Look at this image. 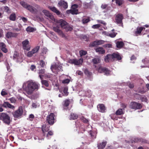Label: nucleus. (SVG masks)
<instances>
[{
  "instance_id": "nucleus-22",
  "label": "nucleus",
  "mask_w": 149,
  "mask_h": 149,
  "mask_svg": "<svg viewBox=\"0 0 149 149\" xmlns=\"http://www.w3.org/2000/svg\"><path fill=\"white\" fill-rule=\"evenodd\" d=\"M53 30L54 31L57 32L60 36L62 37L64 35L63 33V32L59 29V28L58 26L54 27H53Z\"/></svg>"
},
{
  "instance_id": "nucleus-63",
  "label": "nucleus",
  "mask_w": 149,
  "mask_h": 149,
  "mask_svg": "<svg viewBox=\"0 0 149 149\" xmlns=\"http://www.w3.org/2000/svg\"><path fill=\"white\" fill-rule=\"evenodd\" d=\"M21 19L25 23L27 21V19L24 17H22Z\"/></svg>"
},
{
  "instance_id": "nucleus-38",
  "label": "nucleus",
  "mask_w": 149,
  "mask_h": 149,
  "mask_svg": "<svg viewBox=\"0 0 149 149\" xmlns=\"http://www.w3.org/2000/svg\"><path fill=\"white\" fill-rule=\"evenodd\" d=\"M139 96L140 99L142 102H147V99L146 97L145 96L143 95H139Z\"/></svg>"
},
{
  "instance_id": "nucleus-12",
  "label": "nucleus",
  "mask_w": 149,
  "mask_h": 149,
  "mask_svg": "<svg viewBox=\"0 0 149 149\" xmlns=\"http://www.w3.org/2000/svg\"><path fill=\"white\" fill-rule=\"evenodd\" d=\"M123 18V16L121 14H118L116 15L115 18L116 22L118 24H120L121 26L123 25L122 23V19Z\"/></svg>"
},
{
  "instance_id": "nucleus-54",
  "label": "nucleus",
  "mask_w": 149,
  "mask_h": 149,
  "mask_svg": "<svg viewBox=\"0 0 149 149\" xmlns=\"http://www.w3.org/2000/svg\"><path fill=\"white\" fill-rule=\"evenodd\" d=\"M103 47L106 48H109L112 47V45L110 44H107L103 45Z\"/></svg>"
},
{
  "instance_id": "nucleus-13",
  "label": "nucleus",
  "mask_w": 149,
  "mask_h": 149,
  "mask_svg": "<svg viewBox=\"0 0 149 149\" xmlns=\"http://www.w3.org/2000/svg\"><path fill=\"white\" fill-rule=\"evenodd\" d=\"M13 59L17 62L20 63L23 61V56L22 55H17L14 54L13 57Z\"/></svg>"
},
{
  "instance_id": "nucleus-20",
  "label": "nucleus",
  "mask_w": 149,
  "mask_h": 149,
  "mask_svg": "<svg viewBox=\"0 0 149 149\" xmlns=\"http://www.w3.org/2000/svg\"><path fill=\"white\" fill-rule=\"evenodd\" d=\"M58 6L66 9L68 8V5L67 3L63 1H61L58 3Z\"/></svg>"
},
{
  "instance_id": "nucleus-29",
  "label": "nucleus",
  "mask_w": 149,
  "mask_h": 149,
  "mask_svg": "<svg viewBox=\"0 0 149 149\" xmlns=\"http://www.w3.org/2000/svg\"><path fill=\"white\" fill-rule=\"evenodd\" d=\"M85 95H82V96H86L88 97H90L92 94V93L91 91L89 90H88L87 91H86L85 92Z\"/></svg>"
},
{
  "instance_id": "nucleus-17",
  "label": "nucleus",
  "mask_w": 149,
  "mask_h": 149,
  "mask_svg": "<svg viewBox=\"0 0 149 149\" xmlns=\"http://www.w3.org/2000/svg\"><path fill=\"white\" fill-rule=\"evenodd\" d=\"M55 22H56L57 24L60 25L61 28L63 29L65 28V26L68 24V23L65 21L63 19L55 20Z\"/></svg>"
},
{
  "instance_id": "nucleus-16",
  "label": "nucleus",
  "mask_w": 149,
  "mask_h": 149,
  "mask_svg": "<svg viewBox=\"0 0 149 149\" xmlns=\"http://www.w3.org/2000/svg\"><path fill=\"white\" fill-rule=\"evenodd\" d=\"M2 106L5 108H8L13 110H14L15 108V106L10 104L8 102H4Z\"/></svg>"
},
{
  "instance_id": "nucleus-4",
  "label": "nucleus",
  "mask_w": 149,
  "mask_h": 149,
  "mask_svg": "<svg viewBox=\"0 0 149 149\" xmlns=\"http://www.w3.org/2000/svg\"><path fill=\"white\" fill-rule=\"evenodd\" d=\"M0 120L8 125H9L10 123V116L8 114L4 113H0Z\"/></svg>"
},
{
  "instance_id": "nucleus-40",
  "label": "nucleus",
  "mask_w": 149,
  "mask_h": 149,
  "mask_svg": "<svg viewBox=\"0 0 149 149\" xmlns=\"http://www.w3.org/2000/svg\"><path fill=\"white\" fill-rule=\"evenodd\" d=\"M26 30L27 32H31L34 31L36 29L33 27L29 26L26 28Z\"/></svg>"
},
{
  "instance_id": "nucleus-3",
  "label": "nucleus",
  "mask_w": 149,
  "mask_h": 149,
  "mask_svg": "<svg viewBox=\"0 0 149 149\" xmlns=\"http://www.w3.org/2000/svg\"><path fill=\"white\" fill-rule=\"evenodd\" d=\"M116 59L119 60L121 58L118 53H113L111 54H108L104 58L106 62H108L110 61H113Z\"/></svg>"
},
{
  "instance_id": "nucleus-55",
  "label": "nucleus",
  "mask_w": 149,
  "mask_h": 149,
  "mask_svg": "<svg viewBox=\"0 0 149 149\" xmlns=\"http://www.w3.org/2000/svg\"><path fill=\"white\" fill-rule=\"evenodd\" d=\"M89 21V19L88 18H84L82 19V22L84 24L87 23Z\"/></svg>"
},
{
  "instance_id": "nucleus-46",
  "label": "nucleus",
  "mask_w": 149,
  "mask_h": 149,
  "mask_svg": "<svg viewBox=\"0 0 149 149\" xmlns=\"http://www.w3.org/2000/svg\"><path fill=\"white\" fill-rule=\"evenodd\" d=\"M38 64H39L42 67H44L45 65V63L42 60H41L39 61V62L38 63Z\"/></svg>"
},
{
  "instance_id": "nucleus-11",
  "label": "nucleus",
  "mask_w": 149,
  "mask_h": 149,
  "mask_svg": "<svg viewBox=\"0 0 149 149\" xmlns=\"http://www.w3.org/2000/svg\"><path fill=\"white\" fill-rule=\"evenodd\" d=\"M29 42L27 39H26L22 42L23 48L24 49L26 50L27 51H29L30 47L29 45Z\"/></svg>"
},
{
  "instance_id": "nucleus-19",
  "label": "nucleus",
  "mask_w": 149,
  "mask_h": 149,
  "mask_svg": "<svg viewBox=\"0 0 149 149\" xmlns=\"http://www.w3.org/2000/svg\"><path fill=\"white\" fill-rule=\"evenodd\" d=\"M97 108L98 110L102 113L105 112L106 110V108L104 105L103 104H99L97 106Z\"/></svg>"
},
{
  "instance_id": "nucleus-33",
  "label": "nucleus",
  "mask_w": 149,
  "mask_h": 149,
  "mask_svg": "<svg viewBox=\"0 0 149 149\" xmlns=\"http://www.w3.org/2000/svg\"><path fill=\"white\" fill-rule=\"evenodd\" d=\"M63 29L66 31H71L72 29V27L69 25L68 23Z\"/></svg>"
},
{
  "instance_id": "nucleus-1",
  "label": "nucleus",
  "mask_w": 149,
  "mask_h": 149,
  "mask_svg": "<svg viewBox=\"0 0 149 149\" xmlns=\"http://www.w3.org/2000/svg\"><path fill=\"white\" fill-rule=\"evenodd\" d=\"M39 84L36 82L32 81H28L24 83L23 85V88L24 91L28 95H31L36 89H38Z\"/></svg>"
},
{
  "instance_id": "nucleus-21",
  "label": "nucleus",
  "mask_w": 149,
  "mask_h": 149,
  "mask_svg": "<svg viewBox=\"0 0 149 149\" xmlns=\"http://www.w3.org/2000/svg\"><path fill=\"white\" fill-rule=\"evenodd\" d=\"M18 35V34L16 33H12L11 32H8L6 35V37L8 38L12 37H15Z\"/></svg>"
},
{
  "instance_id": "nucleus-48",
  "label": "nucleus",
  "mask_w": 149,
  "mask_h": 149,
  "mask_svg": "<svg viewBox=\"0 0 149 149\" xmlns=\"http://www.w3.org/2000/svg\"><path fill=\"white\" fill-rule=\"evenodd\" d=\"M90 134L93 139H95L96 138L95 134V133L92 131H90Z\"/></svg>"
},
{
  "instance_id": "nucleus-27",
  "label": "nucleus",
  "mask_w": 149,
  "mask_h": 149,
  "mask_svg": "<svg viewBox=\"0 0 149 149\" xmlns=\"http://www.w3.org/2000/svg\"><path fill=\"white\" fill-rule=\"evenodd\" d=\"M142 62L143 63L146 65L145 66H141V67L142 68L147 67V65H148L149 63V60L148 58H145V59L142 60Z\"/></svg>"
},
{
  "instance_id": "nucleus-2",
  "label": "nucleus",
  "mask_w": 149,
  "mask_h": 149,
  "mask_svg": "<svg viewBox=\"0 0 149 149\" xmlns=\"http://www.w3.org/2000/svg\"><path fill=\"white\" fill-rule=\"evenodd\" d=\"M20 4L24 8L26 9L27 10L29 11L32 13H35L37 11V10L40 8V6L36 4H35L34 6L35 7V8L32 6L29 5L26 3L25 2L22 1L20 2Z\"/></svg>"
},
{
  "instance_id": "nucleus-43",
  "label": "nucleus",
  "mask_w": 149,
  "mask_h": 149,
  "mask_svg": "<svg viewBox=\"0 0 149 149\" xmlns=\"http://www.w3.org/2000/svg\"><path fill=\"white\" fill-rule=\"evenodd\" d=\"M64 106L65 107H67L69 105L70 102L69 100H66L64 101Z\"/></svg>"
},
{
  "instance_id": "nucleus-53",
  "label": "nucleus",
  "mask_w": 149,
  "mask_h": 149,
  "mask_svg": "<svg viewBox=\"0 0 149 149\" xmlns=\"http://www.w3.org/2000/svg\"><path fill=\"white\" fill-rule=\"evenodd\" d=\"M117 34V33L115 32H112L109 33V36L111 38H114L115 37L116 35Z\"/></svg>"
},
{
  "instance_id": "nucleus-42",
  "label": "nucleus",
  "mask_w": 149,
  "mask_h": 149,
  "mask_svg": "<svg viewBox=\"0 0 149 149\" xmlns=\"http://www.w3.org/2000/svg\"><path fill=\"white\" fill-rule=\"evenodd\" d=\"M93 1H91L89 3H84V7L86 8H88L91 4L93 3Z\"/></svg>"
},
{
  "instance_id": "nucleus-30",
  "label": "nucleus",
  "mask_w": 149,
  "mask_h": 149,
  "mask_svg": "<svg viewBox=\"0 0 149 149\" xmlns=\"http://www.w3.org/2000/svg\"><path fill=\"white\" fill-rule=\"evenodd\" d=\"M100 59L99 57L95 58L92 60V62L94 64H98L100 62Z\"/></svg>"
},
{
  "instance_id": "nucleus-51",
  "label": "nucleus",
  "mask_w": 149,
  "mask_h": 149,
  "mask_svg": "<svg viewBox=\"0 0 149 149\" xmlns=\"http://www.w3.org/2000/svg\"><path fill=\"white\" fill-rule=\"evenodd\" d=\"M97 22L101 24L104 25H106L107 24V23L104 21L101 20H97Z\"/></svg>"
},
{
  "instance_id": "nucleus-7",
  "label": "nucleus",
  "mask_w": 149,
  "mask_h": 149,
  "mask_svg": "<svg viewBox=\"0 0 149 149\" xmlns=\"http://www.w3.org/2000/svg\"><path fill=\"white\" fill-rule=\"evenodd\" d=\"M54 114L53 113H50L47 117V121L49 124L53 125L54 122Z\"/></svg>"
},
{
  "instance_id": "nucleus-41",
  "label": "nucleus",
  "mask_w": 149,
  "mask_h": 149,
  "mask_svg": "<svg viewBox=\"0 0 149 149\" xmlns=\"http://www.w3.org/2000/svg\"><path fill=\"white\" fill-rule=\"evenodd\" d=\"M145 29V28L144 27H140L137 28L136 31V33L140 34L143 29Z\"/></svg>"
},
{
  "instance_id": "nucleus-58",
  "label": "nucleus",
  "mask_w": 149,
  "mask_h": 149,
  "mask_svg": "<svg viewBox=\"0 0 149 149\" xmlns=\"http://www.w3.org/2000/svg\"><path fill=\"white\" fill-rule=\"evenodd\" d=\"M76 74L80 76H82L83 75V73L81 71L79 70H77L76 71Z\"/></svg>"
},
{
  "instance_id": "nucleus-34",
  "label": "nucleus",
  "mask_w": 149,
  "mask_h": 149,
  "mask_svg": "<svg viewBox=\"0 0 149 149\" xmlns=\"http://www.w3.org/2000/svg\"><path fill=\"white\" fill-rule=\"evenodd\" d=\"M16 18V16L15 13H13L11 14L10 17H9V19L10 20L15 21V20Z\"/></svg>"
},
{
  "instance_id": "nucleus-64",
  "label": "nucleus",
  "mask_w": 149,
  "mask_h": 149,
  "mask_svg": "<svg viewBox=\"0 0 149 149\" xmlns=\"http://www.w3.org/2000/svg\"><path fill=\"white\" fill-rule=\"evenodd\" d=\"M32 108H36L37 107V105L35 103H33L32 104Z\"/></svg>"
},
{
  "instance_id": "nucleus-25",
  "label": "nucleus",
  "mask_w": 149,
  "mask_h": 149,
  "mask_svg": "<svg viewBox=\"0 0 149 149\" xmlns=\"http://www.w3.org/2000/svg\"><path fill=\"white\" fill-rule=\"evenodd\" d=\"M48 8L52 12L56 13L57 15H59L60 14V12L55 7L49 6L48 7Z\"/></svg>"
},
{
  "instance_id": "nucleus-5",
  "label": "nucleus",
  "mask_w": 149,
  "mask_h": 149,
  "mask_svg": "<svg viewBox=\"0 0 149 149\" xmlns=\"http://www.w3.org/2000/svg\"><path fill=\"white\" fill-rule=\"evenodd\" d=\"M42 12L44 14L46 18L48 19L51 22H55V20L54 16L50 13L49 11L46 10H43Z\"/></svg>"
},
{
  "instance_id": "nucleus-36",
  "label": "nucleus",
  "mask_w": 149,
  "mask_h": 149,
  "mask_svg": "<svg viewBox=\"0 0 149 149\" xmlns=\"http://www.w3.org/2000/svg\"><path fill=\"white\" fill-rule=\"evenodd\" d=\"M124 44L122 42H117L116 43V45L117 47L118 48H121L124 45Z\"/></svg>"
},
{
  "instance_id": "nucleus-45",
  "label": "nucleus",
  "mask_w": 149,
  "mask_h": 149,
  "mask_svg": "<svg viewBox=\"0 0 149 149\" xmlns=\"http://www.w3.org/2000/svg\"><path fill=\"white\" fill-rule=\"evenodd\" d=\"M8 100H10L11 103H15L16 101V99L14 97H12L11 98H10L8 99Z\"/></svg>"
},
{
  "instance_id": "nucleus-60",
  "label": "nucleus",
  "mask_w": 149,
  "mask_h": 149,
  "mask_svg": "<svg viewBox=\"0 0 149 149\" xmlns=\"http://www.w3.org/2000/svg\"><path fill=\"white\" fill-rule=\"evenodd\" d=\"M81 119L82 121L84 123H87L88 121V120L87 119L84 118V117H82Z\"/></svg>"
},
{
  "instance_id": "nucleus-52",
  "label": "nucleus",
  "mask_w": 149,
  "mask_h": 149,
  "mask_svg": "<svg viewBox=\"0 0 149 149\" xmlns=\"http://www.w3.org/2000/svg\"><path fill=\"white\" fill-rule=\"evenodd\" d=\"M100 25L99 24H96L93 25L92 26V28L93 29H98L100 27Z\"/></svg>"
},
{
  "instance_id": "nucleus-56",
  "label": "nucleus",
  "mask_w": 149,
  "mask_h": 149,
  "mask_svg": "<svg viewBox=\"0 0 149 149\" xmlns=\"http://www.w3.org/2000/svg\"><path fill=\"white\" fill-rule=\"evenodd\" d=\"M53 132H52L50 131H49L48 133L47 134L46 137H49V136H52L53 135Z\"/></svg>"
},
{
  "instance_id": "nucleus-10",
  "label": "nucleus",
  "mask_w": 149,
  "mask_h": 149,
  "mask_svg": "<svg viewBox=\"0 0 149 149\" xmlns=\"http://www.w3.org/2000/svg\"><path fill=\"white\" fill-rule=\"evenodd\" d=\"M40 49L39 46H37L33 49L31 51L29 52L27 54V56L29 57H31L33 54L38 52Z\"/></svg>"
},
{
  "instance_id": "nucleus-57",
  "label": "nucleus",
  "mask_w": 149,
  "mask_h": 149,
  "mask_svg": "<svg viewBox=\"0 0 149 149\" xmlns=\"http://www.w3.org/2000/svg\"><path fill=\"white\" fill-rule=\"evenodd\" d=\"M4 47H6L5 44L3 42H0V47L1 49Z\"/></svg>"
},
{
  "instance_id": "nucleus-61",
  "label": "nucleus",
  "mask_w": 149,
  "mask_h": 149,
  "mask_svg": "<svg viewBox=\"0 0 149 149\" xmlns=\"http://www.w3.org/2000/svg\"><path fill=\"white\" fill-rule=\"evenodd\" d=\"M34 118V116L33 114H31L29 116V118L30 120L32 121Z\"/></svg>"
},
{
  "instance_id": "nucleus-49",
  "label": "nucleus",
  "mask_w": 149,
  "mask_h": 149,
  "mask_svg": "<svg viewBox=\"0 0 149 149\" xmlns=\"http://www.w3.org/2000/svg\"><path fill=\"white\" fill-rule=\"evenodd\" d=\"M68 88L67 87H65L64 88L63 92L64 93V95L67 96L68 95Z\"/></svg>"
},
{
  "instance_id": "nucleus-28",
  "label": "nucleus",
  "mask_w": 149,
  "mask_h": 149,
  "mask_svg": "<svg viewBox=\"0 0 149 149\" xmlns=\"http://www.w3.org/2000/svg\"><path fill=\"white\" fill-rule=\"evenodd\" d=\"M96 52L100 54H103L105 52V50L102 47H98L95 49Z\"/></svg>"
},
{
  "instance_id": "nucleus-15",
  "label": "nucleus",
  "mask_w": 149,
  "mask_h": 149,
  "mask_svg": "<svg viewBox=\"0 0 149 149\" xmlns=\"http://www.w3.org/2000/svg\"><path fill=\"white\" fill-rule=\"evenodd\" d=\"M104 41L103 40H97L91 43L89 45L90 47H93L99 45L104 43Z\"/></svg>"
},
{
  "instance_id": "nucleus-47",
  "label": "nucleus",
  "mask_w": 149,
  "mask_h": 149,
  "mask_svg": "<svg viewBox=\"0 0 149 149\" xmlns=\"http://www.w3.org/2000/svg\"><path fill=\"white\" fill-rule=\"evenodd\" d=\"M123 3V0H116V3L119 6L121 5Z\"/></svg>"
},
{
  "instance_id": "nucleus-18",
  "label": "nucleus",
  "mask_w": 149,
  "mask_h": 149,
  "mask_svg": "<svg viewBox=\"0 0 149 149\" xmlns=\"http://www.w3.org/2000/svg\"><path fill=\"white\" fill-rule=\"evenodd\" d=\"M51 69L52 72H54L53 70L54 69L58 71H62V67L61 65H52L51 67Z\"/></svg>"
},
{
  "instance_id": "nucleus-62",
  "label": "nucleus",
  "mask_w": 149,
  "mask_h": 149,
  "mask_svg": "<svg viewBox=\"0 0 149 149\" xmlns=\"http://www.w3.org/2000/svg\"><path fill=\"white\" fill-rule=\"evenodd\" d=\"M4 10L6 12L9 13V8L7 6H6L4 7Z\"/></svg>"
},
{
  "instance_id": "nucleus-26",
  "label": "nucleus",
  "mask_w": 149,
  "mask_h": 149,
  "mask_svg": "<svg viewBox=\"0 0 149 149\" xmlns=\"http://www.w3.org/2000/svg\"><path fill=\"white\" fill-rule=\"evenodd\" d=\"M107 144V141H104L102 143H100L99 145L98 144V149H103L105 147Z\"/></svg>"
},
{
  "instance_id": "nucleus-31",
  "label": "nucleus",
  "mask_w": 149,
  "mask_h": 149,
  "mask_svg": "<svg viewBox=\"0 0 149 149\" xmlns=\"http://www.w3.org/2000/svg\"><path fill=\"white\" fill-rule=\"evenodd\" d=\"M70 13L72 14H78V10L77 9H73L71 10H68L67 13Z\"/></svg>"
},
{
  "instance_id": "nucleus-23",
  "label": "nucleus",
  "mask_w": 149,
  "mask_h": 149,
  "mask_svg": "<svg viewBox=\"0 0 149 149\" xmlns=\"http://www.w3.org/2000/svg\"><path fill=\"white\" fill-rule=\"evenodd\" d=\"M50 126L49 125H44L42 127V130L44 135L45 132H48Z\"/></svg>"
},
{
  "instance_id": "nucleus-8",
  "label": "nucleus",
  "mask_w": 149,
  "mask_h": 149,
  "mask_svg": "<svg viewBox=\"0 0 149 149\" xmlns=\"http://www.w3.org/2000/svg\"><path fill=\"white\" fill-rule=\"evenodd\" d=\"M98 70L100 73H104V74L107 76L109 75L111 72V71L107 68L102 67H100L98 69Z\"/></svg>"
},
{
  "instance_id": "nucleus-24",
  "label": "nucleus",
  "mask_w": 149,
  "mask_h": 149,
  "mask_svg": "<svg viewBox=\"0 0 149 149\" xmlns=\"http://www.w3.org/2000/svg\"><path fill=\"white\" fill-rule=\"evenodd\" d=\"M48 8L52 12L56 13L57 15H59L60 14V12L55 7L49 6L48 7Z\"/></svg>"
},
{
  "instance_id": "nucleus-39",
  "label": "nucleus",
  "mask_w": 149,
  "mask_h": 149,
  "mask_svg": "<svg viewBox=\"0 0 149 149\" xmlns=\"http://www.w3.org/2000/svg\"><path fill=\"white\" fill-rule=\"evenodd\" d=\"M77 117L78 116L77 114L72 113L70 115V119L74 120L77 119Z\"/></svg>"
},
{
  "instance_id": "nucleus-59",
  "label": "nucleus",
  "mask_w": 149,
  "mask_h": 149,
  "mask_svg": "<svg viewBox=\"0 0 149 149\" xmlns=\"http://www.w3.org/2000/svg\"><path fill=\"white\" fill-rule=\"evenodd\" d=\"M70 82V80L68 79H66L63 81L62 82L64 84H68Z\"/></svg>"
},
{
  "instance_id": "nucleus-14",
  "label": "nucleus",
  "mask_w": 149,
  "mask_h": 149,
  "mask_svg": "<svg viewBox=\"0 0 149 149\" xmlns=\"http://www.w3.org/2000/svg\"><path fill=\"white\" fill-rule=\"evenodd\" d=\"M130 107L132 109H139L141 108V105L135 102H131L130 105Z\"/></svg>"
},
{
  "instance_id": "nucleus-9",
  "label": "nucleus",
  "mask_w": 149,
  "mask_h": 149,
  "mask_svg": "<svg viewBox=\"0 0 149 149\" xmlns=\"http://www.w3.org/2000/svg\"><path fill=\"white\" fill-rule=\"evenodd\" d=\"M83 61V58H80L79 60L73 59L69 60V62L72 64H74L75 65H80L82 64Z\"/></svg>"
},
{
  "instance_id": "nucleus-50",
  "label": "nucleus",
  "mask_w": 149,
  "mask_h": 149,
  "mask_svg": "<svg viewBox=\"0 0 149 149\" xmlns=\"http://www.w3.org/2000/svg\"><path fill=\"white\" fill-rule=\"evenodd\" d=\"M87 52L86 51L84 50H81L79 52V54L81 56L86 55Z\"/></svg>"
},
{
  "instance_id": "nucleus-6",
  "label": "nucleus",
  "mask_w": 149,
  "mask_h": 149,
  "mask_svg": "<svg viewBox=\"0 0 149 149\" xmlns=\"http://www.w3.org/2000/svg\"><path fill=\"white\" fill-rule=\"evenodd\" d=\"M23 113L22 107L20 106L18 109L12 113L13 116L16 118H19L22 115Z\"/></svg>"
},
{
  "instance_id": "nucleus-32",
  "label": "nucleus",
  "mask_w": 149,
  "mask_h": 149,
  "mask_svg": "<svg viewBox=\"0 0 149 149\" xmlns=\"http://www.w3.org/2000/svg\"><path fill=\"white\" fill-rule=\"evenodd\" d=\"M142 141V139H139L138 138H134L133 140H132L129 141H127V142L129 143L130 142H131L132 143H133V142H141Z\"/></svg>"
},
{
  "instance_id": "nucleus-44",
  "label": "nucleus",
  "mask_w": 149,
  "mask_h": 149,
  "mask_svg": "<svg viewBox=\"0 0 149 149\" xmlns=\"http://www.w3.org/2000/svg\"><path fill=\"white\" fill-rule=\"evenodd\" d=\"M41 83L42 84L45 85L46 87H48L49 86V84L48 81L46 80H42L41 79Z\"/></svg>"
},
{
  "instance_id": "nucleus-37",
  "label": "nucleus",
  "mask_w": 149,
  "mask_h": 149,
  "mask_svg": "<svg viewBox=\"0 0 149 149\" xmlns=\"http://www.w3.org/2000/svg\"><path fill=\"white\" fill-rule=\"evenodd\" d=\"M124 109H120L116 112V113L117 115H120L123 114Z\"/></svg>"
},
{
  "instance_id": "nucleus-35",
  "label": "nucleus",
  "mask_w": 149,
  "mask_h": 149,
  "mask_svg": "<svg viewBox=\"0 0 149 149\" xmlns=\"http://www.w3.org/2000/svg\"><path fill=\"white\" fill-rule=\"evenodd\" d=\"M45 73V70L44 69H42L39 70V76L41 79H42L43 77V75H42L44 74Z\"/></svg>"
}]
</instances>
